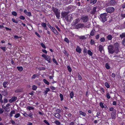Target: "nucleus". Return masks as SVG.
I'll use <instances>...</instances> for the list:
<instances>
[{"instance_id": "nucleus-9", "label": "nucleus", "mask_w": 125, "mask_h": 125, "mask_svg": "<svg viewBox=\"0 0 125 125\" xmlns=\"http://www.w3.org/2000/svg\"><path fill=\"white\" fill-rule=\"evenodd\" d=\"M89 17L88 16H85L82 17L81 19L83 20V22H86L89 20Z\"/></svg>"}, {"instance_id": "nucleus-55", "label": "nucleus", "mask_w": 125, "mask_h": 125, "mask_svg": "<svg viewBox=\"0 0 125 125\" xmlns=\"http://www.w3.org/2000/svg\"><path fill=\"white\" fill-rule=\"evenodd\" d=\"M53 32L56 34L58 35V31L55 29L54 30Z\"/></svg>"}, {"instance_id": "nucleus-57", "label": "nucleus", "mask_w": 125, "mask_h": 125, "mask_svg": "<svg viewBox=\"0 0 125 125\" xmlns=\"http://www.w3.org/2000/svg\"><path fill=\"white\" fill-rule=\"evenodd\" d=\"M77 76L78 77L79 79L80 80H81V79H82L81 76L79 73L77 75Z\"/></svg>"}, {"instance_id": "nucleus-31", "label": "nucleus", "mask_w": 125, "mask_h": 125, "mask_svg": "<svg viewBox=\"0 0 125 125\" xmlns=\"http://www.w3.org/2000/svg\"><path fill=\"white\" fill-rule=\"evenodd\" d=\"M79 38L81 39H86V38L85 36H80L79 37Z\"/></svg>"}, {"instance_id": "nucleus-58", "label": "nucleus", "mask_w": 125, "mask_h": 125, "mask_svg": "<svg viewBox=\"0 0 125 125\" xmlns=\"http://www.w3.org/2000/svg\"><path fill=\"white\" fill-rule=\"evenodd\" d=\"M5 110V111L9 112L10 111V109L9 108H6L4 109Z\"/></svg>"}, {"instance_id": "nucleus-32", "label": "nucleus", "mask_w": 125, "mask_h": 125, "mask_svg": "<svg viewBox=\"0 0 125 125\" xmlns=\"http://www.w3.org/2000/svg\"><path fill=\"white\" fill-rule=\"evenodd\" d=\"M7 83H8V82L7 81H6V82L4 81L3 83V87L4 88H6V85Z\"/></svg>"}, {"instance_id": "nucleus-47", "label": "nucleus", "mask_w": 125, "mask_h": 125, "mask_svg": "<svg viewBox=\"0 0 125 125\" xmlns=\"http://www.w3.org/2000/svg\"><path fill=\"white\" fill-rule=\"evenodd\" d=\"M20 116V115L19 113H17V114H16L15 116L14 117L16 118H17L19 117Z\"/></svg>"}, {"instance_id": "nucleus-11", "label": "nucleus", "mask_w": 125, "mask_h": 125, "mask_svg": "<svg viewBox=\"0 0 125 125\" xmlns=\"http://www.w3.org/2000/svg\"><path fill=\"white\" fill-rule=\"evenodd\" d=\"M116 113V111L115 110H114L112 112L111 114L112 118L113 119H115V114Z\"/></svg>"}, {"instance_id": "nucleus-40", "label": "nucleus", "mask_w": 125, "mask_h": 125, "mask_svg": "<svg viewBox=\"0 0 125 125\" xmlns=\"http://www.w3.org/2000/svg\"><path fill=\"white\" fill-rule=\"evenodd\" d=\"M54 123L57 125H60V122L56 120L54 122Z\"/></svg>"}, {"instance_id": "nucleus-41", "label": "nucleus", "mask_w": 125, "mask_h": 125, "mask_svg": "<svg viewBox=\"0 0 125 125\" xmlns=\"http://www.w3.org/2000/svg\"><path fill=\"white\" fill-rule=\"evenodd\" d=\"M68 71L70 72H71L72 71V69L69 66H68L67 67Z\"/></svg>"}, {"instance_id": "nucleus-27", "label": "nucleus", "mask_w": 125, "mask_h": 125, "mask_svg": "<svg viewBox=\"0 0 125 125\" xmlns=\"http://www.w3.org/2000/svg\"><path fill=\"white\" fill-rule=\"evenodd\" d=\"M105 86H106L108 88H109L110 87V85H109L108 83L107 82H105Z\"/></svg>"}, {"instance_id": "nucleus-44", "label": "nucleus", "mask_w": 125, "mask_h": 125, "mask_svg": "<svg viewBox=\"0 0 125 125\" xmlns=\"http://www.w3.org/2000/svg\"><path fill=\"white\" fill-rule=\"evenodd\" d=\"M2 93L3 95H6L7 94V92L5 91H2Z\"/></svg>"}, {"instance_id": "nucleus-56", "label": "nucleus", "mask_w": 125, "mask_h": 125, "mask_svg": "<svg viewBox=\"0 0 125 125\" xmlns=\"http://www.w3.org/2000/svg\"><path fill=\"white\" fill-rule=\"evenodd\" d=\"M21 90L20 89H18L16 90L15 91V92L16 93H18L19 92H21Z\"/></svg>"}, {"instance_id": "nucleus-7", "label": "nucleus", "mask_w": 125, "mask_h": 125, "mask_svg": "<svg viewBox=\"0 0 125 125\" xmlns=\"http://www.w3.org/2000/svg\"><path fill=\"white\" fill-rule=\"evenodd\" d=\"M109 3L110 5L114 6L116 4V1L114 0H109Z\"/></svg>"}, {"instance_id": "nucleus-48", "label": "nucleus", "mask_w": 125, "mask_h": 125, "mask_svg": "<svg viewBox=\"0 0 125 125\" xmlns=\"http://www.w3.org/2000/svg\"><path fill=\"white\" fill-rule=\"evenodd\" d=\"M90 43L91 45H93L95 43L94 41L91 39V40Z\"/></svg>"}, {"instance_id": "nucleus-21", "label": "nucleus", "mask_w": 125, "mask_h": 125, "mask_svg": "<svg viewBox=\"0 0 125 125\" xmlns=\"http://www.w3.org/2000/svg\"><path fill=\"white\" fill-rule=\"evenodd\" d=\"M79 113L80 114L84 116H85L86 115V113H85L81 111H80L79 112Z\"/></svg>"}, {"instance_id": "nucleus-54", "label": "nucleus", "mask_w": 125, "mask_h": 125, "mask_svg": "<svg viewBox=\"0 0 125 125\" xmlns=\"http://www.w3.org/2000/svg\"><path fill=\"white\" fill-rule=\"evenodd\" d=\"M38 76V75L37 74H34L32 77V79L34 78H36V77Z\"/></svg>"}, {"instance_id": "nucleus-13", "label": "nucleus", "mask_w": 125, "mask_h": 125, "mask_svg": "<svg viewBox=\"0 0 125 125\" xmlns=\"http://www.w3.org/2000/svg\"><path fill=\"white\" fill-rule=\"evenodd\" d=\"M52 10L55 13V14H56L60 12V11L58 9L54 7H52Z\"/></svg>"}, {"instance_id": "nucleus-14", "label": "nucleus", "mask_w": 125, "mask_h": 125, "mask_svg": "<svg viewBox=\"0 0 125 125\" xmlns=\"http://www.w3.org/2000/svg\"><path fill=\"white\" fill-rule=\"evenodd\" d=\"M96 8H97L95 7L93 8L90 12L91 14L93 15L95 14L96 11Z\"/></svg>"}, {"instance_id": "nucleus-6", "label": "nucleus", "mask_w": 125, "mask_h": 125, "mask_svg": "<svg viewBox=\"0 0 125 125\" xmlns=\"http://www.w3.org/2000/svg\"><path fill=\"white\" fill-rule=\"evenodd\" d=\"M66 20L67 21H70L73 19L72 17L71 14L68 15L65 18Z\"/></svg>"}, {"instance_id": "nucleus-30", "label": "nucleus", "mask_w": 125, "mask_h": 125, "mask_svg": "<svg viewBox=\"0 0 125 125\" xmlns=\"http://www.w3.org/2000/svg\"><path fill=\"white\" fill-rule=\"evenodd\" d=\"M43 81L44 82L46 83V84H47V85H49V83L45 79H44L43 80Z\"/></svg>"}, {"instance_id": "nucleus-25", "label": "nucleus", "mask_w": 125, "mask_h": 125, "mask_svg": "<svg viewBox=\"0 0 125 125\" xmlns=\"http://www.w3.org/2000/svg\"><path fill=\"white\" fill-rule=\"evenodd\" d=\"M112 36L111 35H109L107 37V38L108 40H111L112 39Z\"/></svg>"}, {"instance_id": "nucleus-19", "label": "nucleus", "mask_w": 125, "mask_h": 125, "mask_svg": "<svg viewBox=\"0 0 125 125\" xmlns=\"http://www.w3.org/2000/svg\"><path fill=\"white\" fill-rule=\"evenodd\" d=\"M99 4L102 8L104 7V3L102 1H101L99 2Z\"/></svg>"}, {"instance_id": "nucleus-29", "label": "nucleus", "mask_w": 125, "mask_h": 125, "mask_svg": "<svg viewBox=\"0 0 125 125\" xmlns=\"http://www.w3.org/2000/svg\"><path fill=\"white\" fill-rule=\"evenodd\" d=\"M18 70L20 71H21L23 70V68L22 67H17Z\"/></svg>"}, {"instance_id": "nucleus-26", "label": "nucleus", "mask_w": 125, "mask_h": 125, "mask_svg": "<svg viewBox=\"0 0 125 125\" xmlns=\"http://www.w3.org/2000/svg\"><path fill=\"white\" fill-rule=\"evenodd\" d=\"M56 17L58 19H59L60 17V12L55 14Z\"/></svg>"}, {"instance_id": "nucleus-24", "label": "nucleus", "mask_w": 125, "mask_h": 125, "mask_svg": "<svg viewBox=\"0 0 125 125\" xmlns=\"http://www.w3.org/2000/svg\"><path fill=\"white\" fill-rule=\"evenodd\" d=\"M90 27V24H89L88 23H87L85 24V25H84V28H89Z\"/></svg>"}, {"instance_id": "nucleus-18", "label": "nucleus", "mask_w": 125, "mask_h": 125, "mask_svg": "<svg viewBox=\"0 0 125 125\" xmlns=\"http://www.w3.org/2000/svg\"><path fill=\"white\" fill-rule=\"evenodd\" d=\"M95 32V31L94 29H93L91 31L90 33V35L91 36H93L94 35V33Z\"/></svg>"}, {"instance_id": "nucleus-1", "label": "nucleus", "mask_w": 125, "mask_h": 125, "mask_svg": "<svg viewBox=\"0 0 125 125\" xmlns=\"http://www.w3.org/2000/svg\"><path fill=\"white\" fill-rule=\"evenodd\" d=\"M107 14V13H104L101 14L100 15V17L101 19V20L103 22L106 21V17Z\"/></svg>"}, {"instance_id": "nucleus-33", "label": "nucleus", "mask_w": 125, "mask_h": 125, "mask_svg": "<svg viewBox=\"0 0 125 125\" xmlns=\"http://www.w3.org/2000/svg\"><path fill=\"white\" fill-rule=\"evenodd\" d=\"M50 89L48 88H47L46 89V90L44 92V93L45 94H46L48 92L50 91Z\"/></svg>"}, {"instance_id": "nucleus-39", "label": "nucleus", "mask_w": 125, "mask_h": 125, "mask_svg": "<svg viewBox=\"0 0 125 125\" xmlns=\"http://www.w3.org/2000/svg\"><path fill=\"white\" fill-rule=\"evenodd\" d=\"M100 41L101 42H104L105 41V39L104 38L102 37L100 39Z\"/></svg>"}, {"instance_id": "nucleus-12", "label": "nucleus", "mask_w": 125, "mask_h": 125, "mask_svg": "<svg viewBox=\"0 0 125 125\" xmlns=\"http://www.w3.org/2000/svg\"><path fill=\"white\" fill-rule=\"evenodd\" d=\"M17 97L14 96L12 97V98L9 100V102L10 103H12L13 102L15 101L17 99Z\"/></svg>"}, {"instance_id": "nucleus-15", "label": "nucleus", "mask_w": 125, "mask_h": 125, "mask_svg": "<svg viewBox=\"0 0 125 125\" xmlns=\"http://www.w3.org/2000/svg\"><path fill=\"white\" fill-rule=\"evenodd\" d=\"M24 13L28 16L30 17L31 15V13L30 12H27L26 10H25L24 11Z\"/></svg>"}, {"instance_id": "nucleus-16", "label": "nucleus", "mask_w": 125, "mask_h": 125, "mask_svg": "<svg viewBox=\"0 0 125 125\" xmlns=\"http://www.w3.org/2000/svg\"><path fill=\"white\" fill-rule=\"evenodd\" d=\"M81 49L79 47V46H77V48L76 49V51L78 52L79 53H80L81 52Z\"/></svg>"}, {"instance_id": "nucleus-45", "label": "nucleus", "mask_w": 125, "mask_h": 125, "mask_svg": "<svg viewBox=\"0 0 125 125\" xmlns=\"http://www.w3.org/2000/svg\"><path fill=\"white\" fill-rule=\"evenodd\" d=\"M12 14L13 15L16 16L17 15V13L15 11H13L12 13Z\"/></svg>"}, {"instance_id": "nucleus-35", "label": "nucleus", "mask_w": 125, "mask_h": 125, "mask_svg": "<svg viewBox=\"0 0 125 125\" xmlns=\"http://www.w3.org/2000/svg\"><path fill=\"white\" fill-rule=\"evenodd\" d=\"M88 53L90 56H92L93 55V53L90 50L88 51Z\"/></svg>"}, {"instance_id": "nucleus-2", "label": "nucleus", "mask_w": 125, "mask_h": 125, "mask_svg": "<svg viewBox=\"0 0 125 125\" xmlns=\"http://www.w3.org/2000/svg\"><path fill=\"white\" fill-rule=\"evenodd\" d=\"M115 48V52L117 53L119 51V44L118 42H116L115 43L114 45Z\"/></svg>"}, {"instance_id": "nucleus-28", "label": "nucleus", "mask_w": 125, "mask_h": 125, "mask_svg": "<svg viewBox=\"0 0 125 125\" xmlns=\"http://www.w3.org/2000/svg\"><path fill=\"white\" fill-rule=\"evenodd\" d=\"M97 1V0H91L90 3H92L93 4H94Z\"/></svg>"}, {"instance_id": "nucleus-36", "label": "nucleus", "mask_w": 125, "mask_h": 125, "mask_svg": "<svg viewBox=\"0 0 125 125\" xmlns=\"http://www.w3.org/2000/svg\"><path fill=\"white\" fill-rule=\"evenodd\" d=\"M41 25L43 27L45 28L46 27V24L44 22H42L41 24Z\"/></svg>"}, {"instance_id": "nucleus-38", "label": "nucleus", "mask_w": 125, "mask_h": 125, "mask_svg": "<svg viewBox=\"0 0 125 125\" xmlns=\"http://www.w3.org/2000/svg\"><path fill=\"white\" fill-rule=\"evenodd\" d=\"M60 98H61V101H62L63 100V95L61 94H60Z\"/></svg>"}, {"instance_id": "nucleus-59", "label": "nucleus", "mask_w": 125, "mask_h": 125, "mask_svg": "<svg viewBox=\"0 0 125 125\" xmlns=\"http://www.w3.org/2000/svg\"><path fill=\"white\" fill-rule=\"evenodd\" d=\"M27 109H29V110H30L31 109H34L33 107H31L30 106H29L27 107Z\"/></svg>"}, {"instance_id": "nucleus-61", "label": "nucleus", "mask_w": 125, "mask_h": 125, "mask_svg": "<svg viewBox=\"0 0 125 125\" xmlns=\"http://www.w3.org/2000/svg\"><path fill=\"white\" fill-rule=\"evenodd\" d=\"M44 122L46 124H47L48 125H49L50 124L46 120H44Z\"/></svg>"}, {"instance_id": "nucleus-49", "label": "nucleus", "mask_w": 125, "mask_h": 125, "mask_svg": "<svg viewBox=\"0 0 125 125\" xmlns=\"http://www.w3.org/2000/svg\"><path fill=\"white\" fill-rule=\"evenodd\" d=\"M105 67L107 69H109L110 68V67L109 66L108 64L107 63H106V64L105 65Z\"/></svg>"}, {"instance_id": "nucleus-51", "label": "nucleus", "mask_w": 125, "mask_h": 125, "mask_svg": "<svg viewBox=\"0 0 125 125\" xmlns=\"http://www.w3.org/2000/svg\"><path fill=\"white\" fill-rule=\"evenodd\" d=\"M0 48L1 49H2L3 50L4 52L6 50V48L5 47H3L1 46L0 47Z\"/></svg>"}, {"instance_id": "nucleus-43", "label": "nucleus", "mask_w": 125, "mask_h": 125, "mask_svg": "<svg viewBox=\"0 0 125 125\" xmlns=\"http://www.w3.org/2000/svg\"><path fill=\"white\" fill-rule=\"evenodd\" d=\"M100 107L102 108H103L104 107L103 104L102 102H100Z\"/></svg>"}, {"instance_id": "nucleus-17", "label": "nucleus", "mask_w": 125, "mask_h": 125, "mask_svg": "<svg viewBox=\"0 0 125 125\" xmlns=\"http://www.w3.org/2000/svg\"><path fill=\"white\" fill-rule=\"evenodd\" d=\"M121 39H123L124 38H125V33H122L119 35Z\"/></svg>"}, {"instance_id": "nucleus-8", "label": "nucleus", "mask_w": 125, "mask_h": 125, "mask_svg": "<svg viewBox=\"0 0 125 125\" xmlns=\"http://www.w3.org/2000/svg\"><path fill=\"white\" fill-rule=\"evenodd\" d=\"M98 49L100 52L102 53L104 52V48L103 46L101 45H100L98 46Z\"/></svg>"}, {"instance_id": "nucleus-10", "label": "nucleus", "mask_w": 125, "mask_h": 125, "mask_svg": "<svg viewBox=\"0 0 125 125\" xmlns=\"http://www.w3.org/2000/svg\"><path fill=\"white\" fill-rule=\"evenodd\" d=\"M84 27V24L82 23H79L75 27L76 28L78 29L80 28H82Z\"/></svg>"}, {"instance_id": "nucleus-4", "label": "nucleus", "mask_w": 125, "mask_h": 125, "mask_svg": "<svg viewBox=\"0 0 125 125\" xmlns=\"http://www.w3.org/2000/svg\"><path fill=\"white\" fill-rule=\"evenodd\" d=\"M115 10L114 8L112 7H110L106 9V10L107 13H111L113 12Z\"/></svg>"}, {"instance_id": "nucleus-37", "label": "nucleus", "mask_w": 125, "mask_h": 125, "mask_svg": "<svg viewBox=\"0 0 125 125\" xmlns=\"http://www.w3.org/2000/svg\"><path fill=\"white\" fill-rule=\"evenodd\" d=\"M70 95L71 98H72L73 97V96L74 95L73 92L72 91L71 92L70 94Z\"/></svg>"}, {"instance_id": "nucleus-60", "label": "nucleus", "mask_w": 125, "mask_h": 125, "mask_svg": "<svg viewBox=\"0 0 125 125\" xmlns=\"http://www.w3.org/2000/svg\"><path fill=\"white\" fill-rule=\"evenodd\" d=\"M4 111L2 108H0V114H1L3 113Z\"/></svg>"}, {"instance_id": "nucleus-23", "label": "nucleus", "mask_w": 125, "mask_h": 125, "mask_svg": "<svg viewBox=\"0 0 125 125\" xmlns=\"http://www.w3.org/2000/svg\"><path fill=\"white\" fill-rule=\"evenodd\" d=\"M15 110H13L11 111L10 113V115L11 117L12 116V115L13 114H14L15 113Z\"/></svg>"}, {"instance_id": "nucleus-42", "label": "nucleus", "mask_w": 125, "mask_h": 125, "mask_svg": "<svg viewBox=\"0 0 125 125\" xmlns=\"http://www.w3.org/2000/svg\"><path fill=\"white\" fill-rule=\"evenodd\" d=\"M52 61L53 62L55 63L56 65H58V63L56 61V59H55L53 58L52 59Z\"/></svg>"}, {"instance_id": "nucleus-34", "label": "nucleus", "mask_w": 125, "mask_h": 125, "mask_svg": "<svg viewBox=\"0 0 125 125\" xmlns=\"http://www.w3.org/2000/svg\"><path fill=\"white\" fill-rule=\"evenodd\" d=\"M37 88V87L35 85H33L32 86V89L34 90H35Z\"/></svg>"}, {"instance_id": "nucleus-64", "label": "nucleus", "mask_w": 125, "mask_h": 125, "mask_svg": "<svg viewBox=\"0 0 125 125\" xmlns=\"http://www.w3.org/2000/svg\"><path fill=\"white\" fill-rule=\"evenodd\" d=\"M122 43L125 46V38L123 41Z\"/></svg>"}, {"instance_id": "nucleus-52", "label": "nucleus", "mask_w": 125, "mask_h": 125, "mask_svg": "<svg viewBox=\"0 0 125 125\" xmlns=\"http://www.w3.org/2000/svg\"><path fill=\"white\" fill-rule=\"evenodd\" d=\"M19 18L20 19L22 20H24L25 19V17L24 16H20V17Z\"/></svg>"}, {"instance_id": "nucleus-63", "label": "nucleus", "mask_w": 125, "mask_h": 125, "mask_svg": "<svg viewBox=\"0 0 125 125\" xmlns=\"http://www.w3.org/2000/svg\"><path fill=\"white\" fill-rule=\"evenodd\" d=\"M55 27L56 28H57L58 29V30L59 31H61L60 29L57 26H55Z\"/></svg>"}, {"instance_id": "nucleus-22", "label": "nucleus", "mask_w": 125, "mask_h": 125, "mask_svg": "<svg viewBox=\"0 0 125 125\" xmlns=\"http://www.w3.org/2000/svg\"><path fill=\"white\" fill-rule=\"evenodd\" d=\"M80 20L78 18L77 19H75V20L74 21V23L75 24H76L78 22H79Z\"/></svg>"}, {"instance_id": "nucleus-3", "label": "nucleus", "mask_w": 125, "mask_h": 125, "mask_svg": "<svg viewBox=\"0 0 125 125\" xmlns=\"http://www.w3.org/2000/svg\"><path fill=\"white\" fill-rule=\"evenodd\" d=\"M108 49L109 52L110 53L112 54L114 52H115V49L114 50L113 46L110 45L108 47Z\"/></svg>"}, {"instance_id": "nucleus-5", "label": "nucleus", "mask_w": 125, "mask_h": 125, "mask_svg": "<svg viewBox=\"0 0 125 125\" xmlns=\"http://www.w3.org/2000/svg\"><path fill=\"white\" fill-rule=\"evenodd\" d=\"M69 12H65V11L62 12L61 13V15L62 18H66V17H67V16L69 13Z\"/></svg>"}, {"instance_id": "nucleus-20", "label": "nucleus", "mask_w": 125, "mask_h": 125, "mask_svg": "<svg viewBox=\"0 0 125 125\" xmlns=\"http://www.w3.org/2000/svg\"><path fill=\"white\" fill-rule=\"evenodd\" d=\"M55 117L59 118L61 116V115L58 113H56L54 114V115Z\"/></svg>"}, {"instance_id": "nucleus-46", "label": "nucleus", "mask_w": 125, "mask_h": 125, "mask_svg": "<svg viewBox=\"0 0 125 125\" xmlns=\"http://www.w3.org/2000/svg\"><path fill=\"white\" fill-rule=\"evenodd\" d=\"M41 45L44 48L46 49V47L45 46V45L43 43H41Z\"/></svg>"}, {"instance_id": "nucleus-62", "label": "nucleus", "mask_w": 125, "mask_h": 125, "mask_svg": "<svg viewBox=\"0 0 125 125\" xmlns=\"http://www.w3.org/2000/svg\"><path fill=\"white\" fill-rule=\"evenodd\" d=\"M12 20L13 22L15 23H18V22L13 18H12Z\"/></svg>"}, {"instance_id": "nucleus-50", "label": "nucleus", "mask_w": 125, "mask_h": 125, "mask_svg": "<svg viewBox=\"0 0 125 125\" xmlns=\"http://www.w3.org/2000/svg\"><path fill=\"white\" fill-rule=\"evenodd\" d=\"M106 96L107 98L108 99H109L110 98V97L109 95V93H107L106 94Z\"/></svg>"}, {"instance_id": "nucleus-53", "label": "nucleus", "mask_w": 125, "mask_h": 125, "mask_svg": "<svg viewBox=\"0 0 125 125\" xmlns=\"http://www.w3.org/2000/svg\"><path fill=\"white\" fill-rule=\"evenodd\" d=\"M64 41L67 43H69V40L68 38H65L64 39Z\"/></svg>"}]
</instances>
